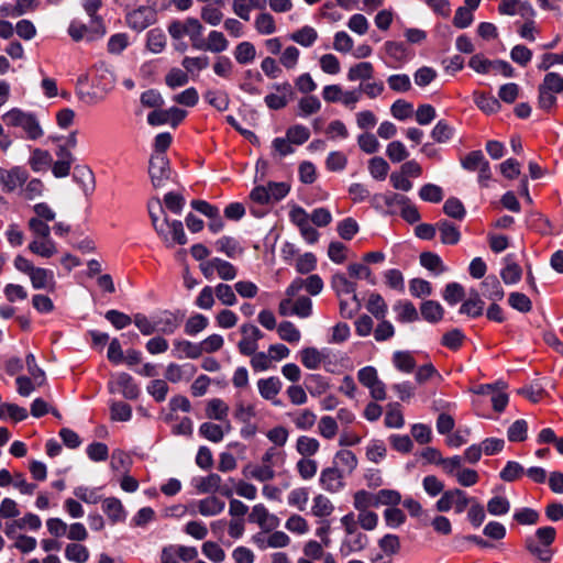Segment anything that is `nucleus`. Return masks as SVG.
<instances>
[{"mask_svg":"<svg viewBox=\"0 0 563 563\" xmlns=\"http://www.w3.org/2000/svg\"><path fill=\"white\" fill-rule=\"evenodd\" d=\"M229 413V406L220 398H212L206 407V416L209 419L225 421Z\"/></svg>","mask_w":563,"mask_h":563,"instance_id":"obj_31","label":"nucleus"},{"mask_svg":"<svg viewBox=\"0 0 563 563\" xmlns=\"http://www.w3.org/2000/svg\"><path fill=\"white\" fill-rule=\"evenodd\" d=\"M465 297L464 287L459 283H449L443 290V299L450 305L454 306L462 301Z\"/></svg>","mask_w":563,"mask_h":563,"instance_id":"obj_50","label":"nucleus"},{"mask_svg":"<svg viewBox=\"0 0 563 563\" xmlns=\"http://www.w3.org/2000/svg\"><path fill=\"white\" fill-rule=\"evenodd\" d=\"M291 421L299 430H310L317 420V416L310 409H303L296 412L288 413Z\"/></svg>","mask_w":563,"mask_h":563,"instance_id":"obj_32","label":"nucleus"},{"mask_svg":"<svg viewBox=\"0 0 563 563\" xmlns=\"http://www.w3.org/2000/svg\"><path fill=\"white\" fill-rule=\"evenodd\" d=\"M409 202V198L405 195L388 191L385 194H376L372 197V205L376 208L386 206L389 212L394 213L395 208H401L405 203Z\"/></svg>","mask_w":563,"mask_h":563,"instance_id":"obj_17","label":"nucleus"},{"mask_svg":"<svg viewBox=\"0 0 563 563\" xmlns=\"http://www.w3.org/2000/svg\"><path fill=\"white\" fill-rule=\"evenodd\" d=\"M374 76V66L369 62H361L357 63L349 68L347 71V79L350 81H357L361 80L362 82H365L369 79H372Z\"/></svg>","mask_w":563,"mask_h":563,"instance_id":"obj_26","label":"nucleus"},{"mask_svg":"<svg viewBox=\"0 0 563 563\" xmlns=\"http://www.w3.org/2000/svg\"><path fill=\"white\" fill-rule=\"evenodd\" d=\"M52 155L47 151L41 148H35L29 159L31 168L36 173L47 170L52 165Z\"/></svg>","mask_w":563,"mask_h":563,"instance_id":"obj_34","label":"nucleus"},{"mask_svg":"<svg viewBox=\"0 0 563 563\" xmlns=\"http://www.w3.org/2000/svg\"><path fill=\"white\" fill-rule=\"evenodd\" d=\"M242 339L238 343V350L242 355L250 356L258 349V341L264 336L263 332L254 324L244 323L240 328Z\"/></svg>","mask_w":563,"mask_h":563,"instance_id":"obj_9","label":"nucleus"},{"mask_svg":"<svg viewBox=\"0 0 563 563\" xmlns=\"http://www.w3.org/2000/svg\"><path fill=\"white\" fill-rule=\"evenodd\" d=\"M320 449V443L317 439L307 437V435H300L297 439L296 442V450L297 452L302 455V457H310L314 455Z\"/></svg>","mask_w":563,"mask_h":563,"instance_id":"obj_40","label":"nucleus"},{"mask_svg":"<svg viewBox=\"0 0 563 563\" xmlns=\"http://www.w3.org/2000/svg\"><path fill=\"white\" fill-rule=\"evenodd\" d=\"M317 31L308 25L290 34V40L305 47L311 46L317 41Z\"/></svg>","mask_w":563,"mask_h":563,"instance_id":"obj_44","label":"nucleus"},{"mask_svg":"<svg viewBox=\"0 0 563 563\" xmlns=\"http://www.w3.org/2000/svg\"><path fill=\"white\" fill-rule=\"evenodd\" d=\"M102 510L112 523L123 522L126 518V512L121 500L115 497L103 499Z\"/></svg>","mask_w":563,"mask_h":563,"instance_id":"obj_21","label":"nucleus"},{"mask_svg":"<svg viewBox=\"0 0 563 563\" xmlns=\"http://www.w3.org/2000/svg\"><path fill=\"white\" fill-rule=\"evenodd\" d=\"M353 506L358 512L369 510L371 507H377L376 494L365 489L357 490L353 496Z\"/></svg>","mask_w":563,"mask_h":563,"instance_id":"obj_39","label":"nucleus"},{"mask_svg":"<svg viewBox=\"0 0 563 563\" xmlns=\"http://www.w3.org/2000/svg\"><path fill=\"white\" fill-rule=\"evenodd\" d=\"M277 93H269L265 97L266 106L272 110L285 108L294 97V90L288 81L274 86Z\"/></svg>","mask_w":563,"mask_h":563,"instance_id":"obj_12","label":"nucleus"},{"mask_svg":"<svg viewBox=\"0 0 563 563\" xmlns=\"http://www.w3.org/2000/svg\"><path fill=\"white\" fill-rule=\"evenodd\" d=\"M366 308L376 319H384L387 312V305L379 294L369 296Z\"/></svg>","mask_w":563,"mask_h":563,"instance_id":"obj_64","label":"nucleus"},{"mask_svg":"<svg viewBox=\"0 0 563 563\" xmlns=\"http://www.w3.org/2000/svg\"><path fill=\"white\" fill-rule=\"evenodd\" d=\"M405 424V419L400 409L399 402H391L387 406L385 416V426L387 428H401Z\"/></svg>","mask_w":563,"mask_h":563,"instance_id":"obj_43","label":"nucleus"},{"mask_svg":"<svg viewBox=\"0 0 563 563\" xmlns=\"http://www.w3.org/2000/svg\"><path fill=\"white\" fill-rule=\"evenodd\" d=\"M420 311L422 318L430 323H438L444 316L443 307L435 300H427L422 302Z\"/></svg>","mask_w":563,"mask_h":563,"instance_id":"obj_28","label":"nucleus"},{"mask_svg":"<svg viewBox=\"0 0 563 563\" xmlns=\"http://www.w3.org/2000/svg\"><path fill=\"white\" fill-rule=\"evenodd\" d=\"M222 478L216 473L196 479L195 487L199 494H210L220 489Z\"/></svg>","mask_w":563,"mask_h":563,"instance_id":"obj_36","label":"nucleus"},{"mask_svg":"<svg viewBox=\"0 0 563 563\" xmlns=\"http://www.w3.org/2000/svg\"><path fill=\"white\" fill-rule=\"evenodd\" d=\"M148 213L151 217L152 224L156 231V233L163 239L167 246H170L168 233L172 234V241L174 243L184 245L187 243V236L184 231L183 223L178 220H174L172 222L165 217L162 221H159V213H164L163 206L159 199L151 200L147 205Z\"/></svg>","mask_w":563,"mask_h":563,"instance_id":"obj_2","label":"nucleus"},{"mask_svg":"<svg viewBox=\"0 0 563 563\" xmlns=\"http://www.w3.org/2000/svg\"><path fill=\"white\" fill-rule=\"evenodd\" d=\"M420 264L428 271L440 275L446 271L441 257L433 252H423L420 254Z\"/></svg>","mask_w":563,"mask_h":563,"instance_id":"obj_38","label":"nucleus"},{"mask_svg":"<svg viewBox=\"0 0 563 563\" xmlns=\"http://www.w3.org/2000/svg\"><path fill=\"white\" fill-rule=\"evenodd\" d=\"M299 115L308 117L320 111L321 102L312 95L301 98L298 102Z\"/></svg>","mask_w":563,"mask_h":563,"instance_id":"obj_62","label":"nucleus"},{"mask_svg":"<svg viewBox=\"0 0 563 563\" xmlns=\"http://www.w3.org/2000/svg\"><path fill=\"white\" fill-rule=\"evenodd\" d=\"M167 32L173 41L177 42L175 49L178 52H185L187 44L183 40L188 36L191 43V47L200 49L201 36L203 32V25L197 18H186L185 20H173L167 25Z\"/></svg>","mask_w":563,"mask_h":563,"instance_id":"obj_1","label":"nucleus"},{"mask_svg":"<svg viewBox=\"0 0 563 563\" xmlns=\"http://www.w3.org/2000/svg\"><path fill=\"white\" fill-rule=\"evenodd\" d=\"M188 81V74L184 69L177 67H173L172 69H169V71L165 76V84L172 89L183 87L187 85Z\"/></svg>","mask_w":563,"mask_h":563,"instance_id":"obj_59","label":"nucleus"},{"mask_svg":"<svg viewBox=\"0 0 563 563\" xmlns=\"http://www.w3.org/2000/svg\"><path fill=\"white\" fill-rule=\"evenodd\" d=\"M243 474L246 477L254 478L260 482H268L272 481L275 477V471L273 468V465H247L243 470Z\"/></svg>","mask_w":563,"mask_h":563,"instance_id":"obj_30","label":"nucleus"},{"mask_svg":"<svg viewBox=\"0 0 563 563\" xmlns=\"http://www.w3.org/2000/svg\"><path fill=\"white\" fill-rule=\"evenodd\" d=\"M208 324L209 320L207 317L200 313H196L188 318L185 323L184 331L187 335L194 336L203 331Z\"/></svg>","mask_w":563,"mask_h":563,"instance_id":"obj_48","label":"nucleus"},{"mask_svg":"<svg viewBox=\"0 0 563 563\" xmlns=\"http://www.w3.org/2000/svg\"><path fill=\"white\" fill-rule=\"evenodd\" d=\"M106 34V26L101 18H93L89 25L73 24V41L93 42Z\"/></svg>","mask_w":563,"mask_h":563,"instance_id":"obj_10","label":"nucleus"},{"mask_svg":"<svg viewBox=\"0 0 563 563\" xmlns=\"http://www.w3.org/2000/svg\"><path fill=\"white\" fill-rule=\"evenodd\" d=\"M354 521L356 527L372 531L378 525V515L372 510L360 511L357 516L354 515Z\"/></svg>","mask_w":563,"mask_h":563,"instance_id":"obj_58","label":"nucleus"},{"mask_svg":"<svg viewBox=\"0 0 563 563\" xmlns=\"http://www.w3.org/2000/svg\"><path fill=\"white\" fill-rule=\"evenodd\" d=\"M251 522L257 523L263 529H274L278 527L279 519L268 512L267 508L263 504H257L252 508L249 516Z\"/></svg>","mask_w":563,"mask_h":563,"instance_id":"obj_18","label":"nucleus"},{"mask_svg":"<svg viewBox=\"0 0 563 563\" xmlns=\"http://www.w3.org/2000/svg\"><path fill=\"white\" fill-rule=\"evenodd\" d=\"M474 102L485 113H495L500 109L498 99L485 92H474Z\"/></svg>","mask_w":563,"mask_h":563,"instance_id":"obj_37","label":"nucleus"},{"mask_svg":"<svg viewBox=\"0 0 563 563\" xmlns=\"http://www.w3.org/2000/svg\"><path fill=\"white\" fill-rule=\"evenodd\" d=\"M393 363L397 369L404 373H411L416 367V360L410 352L398 351L393 355Z\"/></svg>","mask_w":563,"mask_h":563,"instance_id":"obj_45","label":"nucleus"},{"mask_svg":"<svg viewBox=\"0 0 563 563\" xmlns=\"http://www.w3.org/2000/svg\"><path fill=\"white\" fill-rule=\"evenodd\" d=\"M341 526L344 530V538L340 544V554L349 556L352 553L364 551L368 544V537L355 526L354 512H349L340 519Z\"/></svg>","mask_w":563,"mask_h":563,"instance_id":"obj_4","label":"nucleus"},{"mask_svg":"<svg viewBox=\"0 0 563 563\" xmlns=\"http://www.w3.org/2000/svg\"><path fill=\"white\" fill-rule=\"evenodd\" d=\"M181 66L188 76L196 77L209 66V57L206 55L196 57L185 56L181 60Z\"/></svg>","mask_w":563,"mask_h":563,"instance_id":"obj_33","label":"nucleus"},{"mask_svg":"<svg viewBox=\"0 0 563 563\" xmlns=\"http://www.w3.org/2000/svg\"><path fill=\"white\" fill-rule=\"evenodd\" d=\"M254 26L260 34L269 35L276 31L274 16L267 12L260 13L254 22Z\"/></svg>","mask_w":563,"mask_h":563,"instance_id":"obj_55","label":"nucleus"},{"mask_svg":"<svg viewBox=\"0 0 563 563\" xmlns=\"http://www.w3.org/2000/svg\"><path fill=\"white\" fill-rule=\"evenodd\" d=\"M357 463L356 455L350 450H340L334 455L335 466L341 465L346 467L349 474L357 467Z\"/></svg>","mask_w":563,"mask_h":563,"instance_id":"obj_61","label":"nucleus"},{"mask_svg":"<svg viewBox=\"0 0 563 563\" xmlns=\"http://www.w3.org/2000/svg\"><path fill=\"white\" fill-rule=\"evenodd\" d=\"M211 265L214 266L218 276L223 280H232L236 276V268L227 261L214 257L211 260Z\"/></svg>","mask_w":563,"mask_h":563,"instance_id":"obj_63","label":"nucleus"},{"mask_svg":"<svg viewBox=\"0 0 563 563\" xmlns=\"http://www.w3.org/2000/svg\"><path fill=\"white\" fill-rule=\"evenodd\" d=\"M472 501H474V498L468 497L464 490L452 488L443 492L435 503V509L439 512H448L453 509L455 514H462L468 508Z\"/></svg>","mask_w":563,"mask_h":563,"instance_id":"obj_6","label":"nucleus"},{"mask_svg":"<svg viewBox=\"0 0 563 563\" xmlns=\"http://www.w3.org/2000/svg\"><path fill=\"white\" fill-rule=\"evenodd\" d=\"M438 231L440 232V240L443 244L455 245L461 239L459 228L448 220H440L437 222Z\"/></svg>","mask_w":563,"mask_h":563,"instance_id":"obj_23","label":"nucleus"},{"mask_svg":"<svg viewBox=\"0 0 563 563\" xmlns=\"http://www.w3.org/2000/svg\"><path fill=\"white\" fill-rule=\"evenodd\" d=\"M332 287L335 290L338 296L342 295H356V284L353 282H350L345 275L343 274H335L332 277Z\"/></svg>","mask_w":563,"mask_h":563,"instance_id":"obj_49","label":"nucleus"},{"mask_svg":"<svg viewBox=\"0 0 563 563\" xmlns=\"http://www.w3.org/2000/svg\"><path fill=\"white\" fill-rule=\"evenodd\" d=\"M235 60L240 65H246L252 63L256 57L255 46L247 41L241 42L235 46L233 52Z\"/></svg>","mask_w":563,"mask_h":563,"instance_id":"obj_35","label":"nucleus"},{"mask_svg":"<svg viewBox=\"0 0 563 563\" xmlns=\"http://www.w3.org/2000/svg\"><path fill=\"white\" fill-rule=\"evenodd\" d=\"M146 46L152 53H161L166 46V36L159 29H153L147 33Z\"/></svg>","mask_w":563,"mask_h":563,"instance_id":"obj_56","label":"nucleus"},{"mask_svg":"<svg viewBox=\"0 0 563 563\" xmlns=\"http://www.w3.org/2000/svg\"><path fill=\"white\" fill-rule=\"evenodd\" d=\"M199 433L205 439L214 443L221 442L224 437V430L222 427L212 422H203L199 427Z\"/></svg>","mask_w":563,"mask_h":563,"instance_id":"obj_51","label":"nucleus"},{"mask_svg":"<svg viewBox=\"0 0 563 563\" xmlns=\"http://www.w3.org/2000/svg\"><path fill=\"white\" fill-rule=\"evenodd\" d=\"M218 251L224 253L228 257L234 258L242 253L239 242L231 236H222L216 242Z\"/></svg>","mask_w":563,"mask_h":563,"instance_id":"obj_52","label":"nucleus"},{"mask_svg":"<svg viewBox=\"0 0 563 563\" xmlns=\"http://www.w3.org/2000/svg\"><path fill=\"white\" fill-rule=\"evenodd\" d=\"M302 288H305L310 295L316 296L321 292L323 282L319 275H310L306 279L296 278L287 287L286 296L295 297Z\"/></svg>","mask_w":563,"mask_h":563,"instance_id":"obj_13","label":"nucleus"},{"mask_svg":"<svg viewBox=\"0 0 563 563\" xmlns=\"http://www.w3.org/2000/svg\"><path fill=\"white\" fill-rule=\"evenodd\" d=\"M279 338L289 343L299 342L301 334L300 331L289 321H283L277 327Z\"/></svg>","mask_w":563,"mask_h":563,"instance_id":"obj_60","label":"nucleus"},{"mask_svg":"<svg viewBox=\"0 0 563 563\" xmlns=\"http://www.w3.org/2000/svg\"><path fill=\"white\" fill-rule=\"evenodd\" d=\"M319 482L321 487L330 493H336L344 486L343 474L338 466L322 470Z\"/></svg>","mask_w":563,"mask_h":563,"instance_id":"obj_16","label":"nucleus"},{"mask_svg":"<svg viewBox=\"0 0 563 563\" xmlns=\"http://www.w3.org/2000/svg\"><path fill=\"white\" fill-rule=\"evenodd\" d=\"M384 49L391 60L388 66L391 68H398L410 58V53L406 45L401 42L387 41L384 44Z\"/></svg>","mask_w":563,"mask_h":563,"instance_id":"obj_15","label":"nucleus"},{"mask_svg":"<svg viewBox=\"0 0 563 563\" xmlns=\"http://www.w3.org/2000/svg\"><path fill=\"white\" fill-rule=\"evenodd\" d=\"M156 20L157 13L155 9L148 5H140L125 15L126 25L136 32L147 29L150 25L154 24Z\"/></svg>","mask_w":563,"mask_h":563,"instance_id":"obj_7","label":"nucleus"},{"mask_svg":"<svg viewBox=\"0 0 563 563\" xmlns=\"http://www.w3.org/2000/svg\"><path fill=\"white\" fill-rule=\"evenodd\" d=\"M485 302L476 290H471L470 297L463 301L460 307V313L471 318H477L483 314Z\"/></svg>","mask_w":563,"mask_h":563,"instance_id":"obj_22","label":"nucleus"},{"mask_svg":"<svg viewBox=\"0 0 563 563\" xmlns=\"http://www.w3.org/2000/svg\"><path fill=\"white\" fill-rule=\"evenodd\" d=\"M27 179L26 172L20 167L11 169L0 168V185L5 192H12L21 187Z\"/></svg>","mask_w":563,"mask_h":563,"instance_id":"obj_14","label":"nucleus"},{"mask_svg":"<svg viewBox=\"0 0 563 563\" xmlns=\"http://www.w3.org/2000/svg\"><path fill=\"white\" fill-rule=\"evenodd\" d=\"M313 505L311 507V512L313 516L323 518L330 516L333 510L334 506L330 501V499L321 494L313 497Z\"/></svg>","mask_w":563,"mask_h":563,"instance_id":"obj_46","label":"nucleus"},{"mask_svg":"<svg viewBox=\"0 0 563 563\" xmlns=\"http://www.w3.org/2000/svg\"><path fill=\"white\" fill-rule=\"evenodd\" d=\"M556 93L538 87V108L551 113L556 108Z\"/></svg>","mask_w":563,"mask_h":563,"instance_id":"obj_54","label":"nucleus"},{"mask_svg":"<svg viewBox=\"0 0 563 563\" xmlns=\"http://www.w3.org/2000/svg\"><path fill=\"white\" fill-rule=\"evenodd\" d=\"M117 384L121 389L122 395L128 399H135L140 394L137 385L134 383L131 375L121 373L118 375Z\"/></svg>","mask_w":563,"mask_h":563,"instance_id":"obj_41","label":"nucleus"},{"mask_svg":"<svg viewBox=\"0 0 563 563\" xmlns=\"http://www.w3.org/2000/svg\"><path fill=\"white\" fill-rule=\"evenodd\" d=\"M2 120L8 126L23 129L30 140H37L43 136V130L36 117L32 113L14 108L4 113Z\"/></svg>","mask_w":563,"mask_h":563,"instance_id":"obj_5","label":"nucleus"},{"mask_svg":"<svg viewBox=\"0 0 563 563\" xmlns=\"http://www.w3.org/2000/svg\"><path fill=\"white\" fill-rule=\"evenodd\" d=\"M224 507L225 503L217 496H209L197 503L199 514L206 517L221 514L224 510Z\"/></svg>","mask_w":563,"mask_h":563,"instance_id":"obj_25","label":"nucleus"},{"mask_svg":"<svg viewBox=\"0 0 563 563\" xmlns=\"http://www.w3.org/2000/svg\"><path fill=\"white\" fill-rule=\"evenodd\" d=\"M203 98L210 106L219 111H227L230 104V98L225 91L207 90Z\"/></svg>","mask_w":563,"mask_h":563,"instance_id":"obj_42","label":"nucleus"},{"mask_svg":"<svg viewBox=\"0 0 563 563\" xmlns=\"http://www.w3.org/2000/svg\"><path fill=\"white\" fill-rule=\"evenodd\" d=\"M394 310L397 312L399 322H415L419 319L418 311L411 301L399 300L394 305Z\"/></svg>","mask_w":563,"mask_h":563,"instance_id":"obj_29","label":"nucleus"},{"mask_svg":"<svg viewBox=\"0 0 563 563\" xmlns=\"http://www.w3.org/2000/svg\"><path fill=\"white\" fill-rule=\"evenodd\" d=\"M148 174L155 188L165 185L169 179L172 170L166 154L155 153L150 159Z\"/></svg>","mask_w":563,"mask_h":563,"instance_id":"obj_8","label":"nucleus"},{"mask_svg":"<svg viewBox=\"0 0 563 563\" xmlns=\"http://www.w3.org/2000/svg\"><path fill=\"white\" fill-rule=\"evenodd\" d=\"M201 48L199 51H208L214 54H220L228 49L229 41L225 35L217 30L209 32L207 41L201 38Z\"/></svg>","mask_w":563,"mask_h":563,"instance_id":"obj_20","label":"nucleus"},{"mask_svg":"<svg viewBox=\"0 0 563 563\" xmlns=\"http://www.w3.org/2000/svg\"><path fill=\"white\" fill-rule=\"evenodd\" d=\"M506 261L507 264L503 268L500 276L505 284H516L521 279L522 269L517 263L509 261V256L506 257Z\"/></svg>","mask_w":563,"mask_h":563,"instance_id":"obj_53","label":"nucleus"},{"mask_svg":"<svg viewBox=\"0 0 563 563\" xmlns=\"http://www.w3.org/2000/svg\"><path fill=\"white\" fill-rule=\"evenodd\" d=\"M301 363L309 369H317L323 362V355L316 347H305L300 351Z\"/></svg>","mask_w":563,"mask_h":563,"instance_id":"obj_47","label":"nucleus"},{"mask_svg":"<svg viewBox=\"0 0 563 563\" xmlns=\"http://www.w3.org/2000/svg\"><path fill=\"white\" fill-rule=\"evenodd\" d=\"M184 316L178 311L164 310L155 319V332L170 335L180 327Z\"/></svg>","mask_w":563,"mask_h":563,"instance_id":"obj_11","label":"nucleus"},{"mask_svg":"<svg viewBox=\"0 0 563 563\" xmlns=\"http://www.w3.org/2000/svg\"><path fill=\"white\" fill-rule=\"evenodd\" d=\"M96 188V178L92 169L86 164L73 167V195L76 192V205L84 213L90 209V196Z\"/></svg>","mask_w":563,"mask_h":563,"instance_id":"obj_3","label":"nucleus"},{"mask_svg":"<svg viewBox=\"0 0 563 563\" xmlns=\"http://www.w3.org/2000/svg\"><path fill=\"white\" fill-rule=\"evenodd\" d=\"M282 382L276 376H271L268 378H261L257 382V388L260 395L265 399L272 401L274 405H279L280 402L276 400L277 395L282 390Z\"/></svg>","mask_w":563,"mask_h":563,"instance_id":"obj_19","label":"nucleus"},{"mask_svg":"<svg viewBox=\"0 0 563 563\" xmlns=\"http://www.w3.org/2000/svg\"><path fill=\"white\" fill-rule=\"evenodd\" d=\"M487 162L482 151H472L461 159V165L468 172H475Z\"/></svg>","mask_w":563,"mask_h":563,"instance_id":"obj_57","label":"nucleus"},{"mask_svg":"<svg viewBox=\"0 0 563 563\" xmlns=\"http://www.w3.org/2000/svg\"><path fill=\"white\" fill-rule=\"evenodd\" d=\"M173 345V354L177 358L187 357L195 360L201 356L199 343H192L187 340H174Z\"/></svg>","mask_w":563,"mask_h":563,"instance_id":"obj_24","label":"nucleus"},{"mask_svg":"<svg viewBox=\"0 0 563 563\" xmlns=\"http://www.w3.org/2000/svg\"><path fill=\"white\" fill-rule=\"evenodd\" d=\"M29 250L41 257L49 258L56 253V247L51 238H33Z\"/></svg>","mask_w":563,"mask_h":563,"instance_id":"obj_27","label":"nucleus"}]
</instances>
